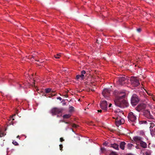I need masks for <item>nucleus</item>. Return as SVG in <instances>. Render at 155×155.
I'll return each mask as SVG.
<instances>
[{"mask_svg": "<svg viewBox=\"0 0 155 155\" xmlns=\"http://www.w3.org/2000/svg\"><path fill=\"white\" fill-rule=\"evenodd\" d=\"M118 100L114 101L115 105L120 107L126 106V101L125 98L126 97V93L125 90H122L118 91Z\"/></svg>", "mask_w": 155, "mask_h": 155, "instance_id": "1", "label": "nucleus"}, {"mask_svg": "<svg viewBox=\"0 0 155 155\" xmlns=\"http://www.w3.org/2000/svg\"><path fill=\"white\" fill-rule=\"evenodd\" d=\"M138 96L136 94H134L131 98V104L133 106L136 105L139 101Z\"/></svg>", "mask_w": 155, "mask_h": 155, "instance_id": "2", "label": "nucleus"}, {"mask_svg": "<svg viewBox=\"0 0 155 155\" xmlns=\"http://www.w3.org/2000/svg\"><path fill=\"white\" fill-rule=\"evenodd\" d=\"M130 81L131 84L134 87H137L140 84L139 80L136 77H131Z\"/></svg>", "mask_w": 155, "mask_h": 155, "instance_id": "3", "label": "nucleus"}, {"mask_svg": "<svg viewBox=\"0 0 155 155\" xmlns=\"http://www.w3.org/2000/svg\"><path fill=\"white\" fill-rule=\"evenodd\" d=\"M153 120H149L147 121H141L139 122L140 124H148V122H149L150 125V129H153L152 128L155 126V123L153 122H152L153 121Z\"/></svg>", "mask_w": 155, "mask_h": 155, "instance_id": "4", "label": "nucleus"}, {"mask_svg": "<svg viewBox=\"0 0 155 155\" xmlns=\"http://www.w3.org/2000/svg\"><path fill=\"white\" fill-rule=\"evenodd\" d=\"M62 109L61 108L54 107L51 109V112L52 115H54L58 114L61 113L62 112Z\"/></svg>", "mask_w": 155, "mask_h": 155, "instance_id": "5", "label": "nucleus"}, {"mask_svg": "<svg viewBox=\"0 0 155 155\" xmlns=\"http://www.w3.org/2000/svg\"><path fill=\"white\" fill-rule=\"evenodd\" d=\"M128 121L130 122L134 123L136 120V117L134 114L132 112H130L127 116Z\"/></svg>", "mask_w": 155, "mask_h": 155, "instance_id": "6", "label": "nucleus"}, {"mask_svg": "<svg viewBox=\"0 0 155 155\" xmlns=\"http://www.w3.org/2000/svg\"><path fill=\"white\" fill-rule=\"evenodd\" d=\"M126 78L124 77H119L117 79V84L118 85H123L125 83Z\"/></svg>", "mask_w": 155, "mask_h": 155, "instance_id": "7", "label": "nucleus"}, {"mask_svg": "<svg viewBox=\"0 0 155 155\" xmlns=\"http://www.w3.org/2000/svg\"><path fill=\"white\" fill-rule=\"evenodd\" d=\"M146 105L143 103H141L138 104L136 108V110L140 112L146 108Z\"/></svg>", "mask_w": 155, "mask_h": 155, "instance_id": "8", "label": "nucleus"}, {"mask_svg": "<svg viewBox=\"0 0 155 155\" xmlns=\"http://www.w3.org/2000/svg\"><path fill=\"white\" fill-rule=\"evenodd\" d=\"M100 107L103 110L106 111L107 110V102L106 101H104L100 102Z\"/></svg>", "mask_w": 155, "mask_h": 155, "instance_id": "9", "label": "nucleus"}, {"mask_svg": "<svg viewBox=\"0 0 155 155\" xmlns=\"http://www.w3.org/2000/svg\"><path fill=\"white\" fill-rule=\"evenodd\" d=\"M144 115L146 117L150 120H154L153 116L151 115L150 111L148 110H145L144 112Z\"/></svg>", "mask_w": 155, "mask_h": 155, "instance_id": "10", "label": "nucleus"}, {"mask_svg": "<svg viewBox=\"0 0 155 155\" xmlns=\"http://www.w3.org/2000/svg\"><path fill=\"white\" fill-rule=\"evenodd\" d=\"M110 93V90L108 89L107 88L104 89L102 92L103 95L105 98H107L109 97Z\"/></svg>", "mask_w": 155, "mask_h": 155, "instance_id": "11", "label": "nucleus"}, {"mask_svg": "<svg viewBox=\"0 0 155 155\" xmlns=\"http://www.w3.org/2000/svg\"><path fill=\"white\" fill-rule=\"evenodd\" d=\"M133 139L137 143H140L142 140V138L141 137L138 136L134 137Z\"/></svg>", "mask_w": 155, "mask_h": 155, "instance_id": "12", "label": "nucleus"}, {"mask_svg": "<svg viewBox=\"0 0 155 155\" xmlns=\"http://www.w3.org/2000/svg\"><path fill=\"white\" fill-rule=\"evenodd\" d=\"M115 124L117 126L121 124L120 123V117H117L115 120Z\"/></svg>", "mask_w": 155, "mask_h": 155, "instance_id": "13", "label": "nucleus"}, {"mask_svg": "<svg viewBox=\"0 0 155 155\" xmlns=\"http://www.w3.org/2000/svg\"><path fill=\"white\" fill-rule=\"evenodd\" d=\"M110 147H113L114 149L117 150H119V145L116 143L111 144H110Z\"/></svg>", "mask_w": 155, "mask_h": 155, "instance_id": "14", "label": "nucleus"}, {"mask_svg": "<svg viewBox=\"0 0 155 155\" xmlns=\"http://www.w3.org/2000/svg\"><path fill=\"white\" fill-rule=\"evenodd\" d=\"M126 143L125 142H121L120 143V147L121 149L124 150V147Z\"/></svg>", "mask_w": 155, "mask_h": 155, "instance_id": "15", "label": "nucleus"}, {"mask_svg": "<svg viewBox=\"0 0 155 155\" xmlns=\"http://www.w3.org/2000/svg\"><path fill=\"white\" fill-rule=\"evenodd\" d=\"M140 146L143 148H145L147 147V144L145 142L142 140L140 143Z\"/></svg>", "mask_w": 155, "mask_h": 155, "instance_id": "16", "label": "nucleus"}, {"mask_svg": "<svg viewBox=\"0 0 155 155\" xmlns=\"http://www.w3.org/2000/svg\"><path fill=\"white\" fill-rule=\"evenodd\" d=\"M84 77V75H82L81 74V75H78L76 76V79L78 80L80 78L83 79Z\"/></svg>", "mask_w": 155, "mask_h": 155, "instance_id": "17", "label": "nucleus"}, {"mask_svg": "<svg viewBox=\"0 0 155 155\" xmlns=\"http://www.w3.org/2000/svg\"><path fill=\"white\" fill-rule=\"evenodd\" d=\"M152 152L151 150H147L145 152V154L146 155H151Z\"/></svg>", "mask_w": 155, "mask_h": 155, "instance_id": "18", "label": "nucleus"}, {"mask_svg": "<svg viewBox=\"0 0 155 155\" xmlns=\"http://www.w3.org/2000/svg\"><path fill=\"white\" fill-rule=\"evenodd\" d=\"M51 89L50 88H48L45 89V92L46 93H48L50 92L51 91Z\"/></svg>", "mask_w": 155, "mask_h": 155, "instance_id": "19", "label": "nucleus"}, {"mask_svg": "<svg viewBox=\"0 0 155 155\" xmlns=\"http://www.w3.org/2000/svg\"><path fill=\"white\" fill-rule=\"evenodd\" d=\"M127 146L128 148L129 149H131L132 147L133 146V145L131 143H128Z\"/></svg>", "mask_w": 155, "mask_h": 155, "instance_id": "20", "label": "nucleus"}, {"mask_svg": "<svg viewBox=\"0 0 155 155\" xmlns=\"http://www.w3.org/2000/svg\"><path fill=\"white\" fill-rule=\"evenodd\" d=\"M71 116V115L70 114H65L63 116V117L64 118H69Z\"/></svg>", "mask_w": 155, "mask_h": 155, "instance_id": "21", "label": "nucleus"}, {"mask_svg": "<svg viewBox=\"0 0 155 155\" xmlns=\"http://www.w3.org/2000/svg\"><path fill=\"white\" fill-rule=\"evenodd\" d=\"M60 54H57L56 55H55L54 57V58L56 59H59L60 58Z\"/></svg>", "mask_w": 155, "mask_h": 155, "instance_id": "22", "label": "nucleus"}, {"mask_svg": "<svg viewBox=\"0 0 155 155\" xmlns=\"http://www.w3.org/2000/svg\"><path fill=\"white\" fill-rule=\"evenodd\" d=\"M74 110V107L72 106L70 107H69V110L70 112H72Z\"/></svg>", "mask_w": 155, "mask_h": 155, "instance_id": "23", "label": "nucleus"}, {"mask_svg": "<svg viewBox=\"0 0 155 155\" xmlns=\"http://www.w3.org/2000/svg\"><path fill=\"white\" fill-rule=\"evenodd\" d=\"M109 155H117V154L116 152L112 151L110 153Z\"/></svg>", "mask_w": 155, "mask_h": 155, "instance_id": "24", "label": "nucleus"}, {"mask_svg": "<svg viewBox=\"0 0 155 155\" xmlns=\"http://www.w3.org/2000/svg\"><path fill=\"white\" fill-rule=\"evenodd\" d=\"M150 134L152 136H153L154 135V132L153 131V129H150Z\"/></svg>", "mask_w": 155, "mask_h": 155, "instance_id": "25", "label": "nucleus"}, {"mask_svg": "<svg viewBox=\"0 0 155 155\" xmlns=\"http://www.w3.org/2000/svg\"><path fill=\"white\" fill-rule=\"evenodd\" d=\"M120 123H121V124H124V120L123 118H121L120 117Z\"/></svg>", "mask_w": 155, "mask_h": 155, "instance_id": "26", "label": "nucleus"}, {"mask_svg": "<svg viewBox=\"0 0 155 155\" xmlns=\"http://www.w3.org/2000/svg\"><path fill=\"white\" fill-rule=\"evenodd\" d=\"M101 150L102 153H104L105 152L106 150L105 148L103 147H101Z\"/></svg>", "mask_w": 155, "mask_h": 155, "instance_id": "27", "label": "nucleus"}, {"mask_svg": "<svg viewBox=\"0 0 155 155\" xmlns=\"http://www.w3.org/2000/svg\"><path fill=\"white\" fill-rule=\"evenodd\" d=\"M12 143L15 145L16 146L18 145V143L16 142V141H13L12 142Z\"/></svg>", "mask_w": 155, "mask_h": 155, "instance_id": "28", "label": "nucleus"}, {"mask_svg": "<svg viewBox=\"0 0 155 155\" xmlns=\"http://www.w3.org/2000/svg\"><path fill=\"white\" fill-rule=\"evenodd\" d=\"M4 136V134L3 132L0 131V137H1Z\"/></svg>", "mask_w": 155, "mask_h": 155, "instance_id": "29", "label": "nucleus"}, {"mask_svg": "<svg viewBox=\"0 0 155 155\" xmlns=\"http://www.w3.org/2000/svg\"><path fill=\"white\" fill-rule=\"evenodd\" d=\"M86 73V72L84 70L82 71L81 72V74L82 75H84V74Z\"/></svg>", "mask_w": 155, "mask_h": 155, "instance_id": "30", "label": "nucleus"}, {"mask_svg": "<svg viewBox=\"0 0 155 155\" xmlns=\"http://www.w3.org/2000/svg\"><path fill=\"white\" fill-rule=\"evenodd\" d=\"M72 127L74 128H77L78 126L75 124H73L72 126Z\"/></svg>", "mask_w": 155, "mask_h": 155, "instance_id": "31", "label": "nucleus"}, {"mask_svg": "<svg viewBox=\"0 0 155 155\" xmlns=\"http://www.w3.org/2000/svg\"><path fill=\"white\" fill-rule=\"evenodd\" d=\"M59 146H60V150H62V149L63 147L62 145L60 144L59 145Z\"/></svg>", "mask_w": 155, "mask_h": 155, "instance_id": "32", "label": "nucleus"}, {"mask_svg": "<svg viewBox=\"0 0 155 155\" xmlns=\"http://www.w3.org/2000/svg\"><path fill=\"white\" fill-rule=\"evenodd\" d=\"M56 94L55 93V92H53L51 93V96H55Z\"/></svg>", "mask_w": 155, "mask_h": 155, "instance_id": "33", "label": "nucleus"}, {"mask_svg": "<svg viewBox=\"0 0 155 155\" xmlns=\"http://www.w3.org/2000/svg\"><path fill=\"white\" fill-rule=\"evenodd\" d=\"M89 89V91H91L92 92H94V91H95L94 89L93 88H90Z\"/></svg>", "mask_w": 155, "mask_h": 155, "instance_id": "34", "label": "nucleus"}, {"mask_svg": "<svg viewBox=\"0 0 155 155\" xmlns=\"http://www.w3.org/2000/svg\"><path fill=\"white\" fill-rule=\"evenodd\" d=\"M60 141L61 142L64 141V139L62 137L60 138Z\"/></svg>", "mask_w": 155, "mask_h": 155, "instance_id": "35", "label": "nucleus"}, {"mask_svg": "<svg viewBox=\"0 0 155 155\" xmlns=\"http://www.w3.org/2000/svg\"><path fill=\"white\" fill-rule=\"evenodd\" d=\"M137 31L138 32H140L141 31V29L140 28H138L137 29Z\"/></svg>", "mask_w": 155, "mask_h": 155, "instance_id": "36", "label": "nucleus"}, {"mask_svg": "<svg viewBox=\"0 0 155 155\" xmlns=\"http://www.w3.org/2000/svg\"><path fill=\"white\" fill-rule=\"evenodd\" d=\"M62 70L63 71H68V69L67 68H64Z\"/></svg>", "mask_w": 155, "mask_h": 155, "instance_id": "37", "label": "nucleus"}, {"mask_svg": "<svg viewBox=\"0 0 155 155\" xmlns=\"http://www.w3.org/2000/svg\"><path fill=\"white\" fill-rule=\"evenodd\" d=\"M57 99H59L60 101H61L62 100V98L60 97H57Z\"/></svg>", "mask_w": 155, "mask_h": 155, "instance_id": "38", "label": "nucleus"}, {"mask_svg": "<svg viewBox=\"0 0 155 155\" xmlns=\"http://www.w3.org/2000/svg\"><path fill=\"white\" fill-rule=\"evenodd\" d=\"M103 144H104V145L106 146L107 145V143L106 142H105V143H104Z\"/></svg>", "mask_w": 155, "mask_h": 155, "instance_id": "39", "label": "nucleus"}, {"mask_svg": "<svg viewBox=\"0 0 155 155\" xmlns=\"http://www.w3.org/2000/svg\"><path fill=\"white\" fill-rule=\"evenodd\" d=\"M97 111L99 112H101H101H102V110H98Z\"/></svg>", "mask_w": 155, "mask_h": 155, "instance_id": "40", "label": "nucleus"}, {"mask_svg": "<svg viewBox=\"0 0 155 155\" xmlns=\"http://www.w3.org/2000/svg\"><path fill=\"white\" fill-rule=\"evenodd\" d=\"M13 116L12 117H11V120H14V118H13Z\"/></svg>", "mask_w": 155, "mask_h": 155, "instance_id": "41", "label": "nucleus"}, {"mask_svg": "<svg viewBox=\"0 0 155 155\" xmlns=\"http://www.w3.org/2000/svg\"><path fill=\"white\" fill-rule=\"evenodd\" d=\"M112 105V104H110L109 106V107H110Z\"/></svg>", "mask_w": 155, "mask_h": 155, "instance_id": "42", "label": "nucleus"}, {"mask_svg": "<svg viewBox=\"0 0 155 155\" xmlns=\"http://www.w3.org/2000/svg\"><path fill=\"white\" fill-rule=\"evenodd\" d=\"M93 122H91V124H90V125H92L93 124Z\"/></svg>", "mask_w": 155, "mask_h": 155, "instance_id": "43", "label": "nucleus"}, {"mask_svg": "<svg viewBox=\"0 0 155 155\" xmlns=\"http://www.w3.org/2000/svg\"><path fill=\"white\" fill-rule=\"evenodd\" d=\"M64 122L66 124H68L69 123L68 122H65V121H64Z\"/></svg>", "mask_w": 155, "mask_h": 155, "instance_id": "44", "label": "nucleus"}, {"mask_svg": "<svg viewBox=\"0 0 155 155\" xmlns=\"http://www.w3.org/2000/svg\"><path fill=\"white\" fill-rule=\"evenodd\" d=\"M65 96L66 97H68V95L67 94H66V95H65Z\"/></svg>", "mask_w": 155, "mask_h": 155, "instance_id": "45", "label": "nucleus"}, {"mask_svg": "<svg viewBox=\"0 0 155 155\" xmlns=\"http://www.w3.org/2000/svg\"><path fill=\"white\" fill-rule=\"evenodd\" d=\"M127 155H132L131 154H127Z\"/></svg>", "mask_w": 155, "mask_h": 155, "instance_id": "46", "label": "nucleus"}, {"mask_svg": "<svg viewBox=\"0 0 155 155\" xmlns=\"http://www.w3.org/2000/svg\"><path fill=\"white\" fill-rule=\"evenodd\" d=\"M19 136H17V138H19Z\"/></svg>", "mask_w": 155, "mask_h": 155, "instance_id": "47", "label": "nucleus"}, {"mask_svg": "<svg viewBox=\"0 0 155 155\" xmlns=\"http://www.w3.org/2000/svg\"><path fill=\"white\" fill-rule=\"evenodd\" d=\"M128 79H128L127 78L126 79L127 81L128 82Z\"/></svg>", "mask_w": 155, "mask_h": 155, "instance_id": "48", "label": "nucleus"}, {"mask_svg": "<svg viewBox=\"0 0 155 155\" xmlns=\"http://www.w3.org/2000/svg\"><path fill=\"white\" fill-rule=\"evenodd\" d=\"M132 125H134V123H133V124H132Z\"/></svg>", "mask_w": 155, "mask_h": 155, "instance_id": "49", "label": "nucleus"}, {"mask_svg": "<svg viewBox=\"0 0 155 155\" xmlns=\"http://www.w3.org/2000/svg\"><path fill=\"white\" fill-rule=\"evenodd\" d=\"M19 85L21 87V85L20 84H19Z\"/></svg>", "mask_w": 155, "mask_h": 155, "instance_id": "50", "label": "nucleus"}, {"mask_svg": "<svg viewBox=\"0 0 155 155\" xmlns=\"http://www.w3.org/2000/svg\"><path fill=\"white\" fill-rule=\"evenodd\" d=\"M127 105H126L127 107Z\"/></svg>", "mask_w": 155, "mask_h": 155, "instance_id": "51", "label": "nucleus"}, {"mask_svg": "<svg viewBox=\"0 0 155 155\" xmlns=\"http://www.w3.org/2000/svg\"><path fill=\"white\" fill-rule=\"evenodd\" d=\"M154 132H155V130H154Z\"/></svg>", "mask_w": 155, "mask_h": 155, "instance_id": "52", "label": "nucleus"}]
</instances>
